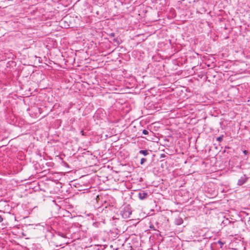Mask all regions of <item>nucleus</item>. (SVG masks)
<instances>
[{
  "mask_svg": "<svg viewBox=\"0 0 250 250\" xmlns=\"http://www.w3.org/2000/svg\"><path fill=\"white\" fill-rule=\"evenodd\" d=\"M166 157V155H165V154H162L161 155V158H164V157Z\"/></svg>",
  "mask_w": 250,
  "mask_h": 250,
  "instance_id": "obj_12",
  "label": "nucleus"
},
{
  "mask_svg": "<svg viewBox=\"0 0 250 250\" xmlns=\"http://www.w3.org/2000/svg\"><path fill=\"white\" fill-rule=\"evenodd\" d=\"M230 225H233V223H230Z\"/></svg>",
  "mask_w": 250,
  "mask_h": 250,
  "instance_id": "obj_16",
  "label": "nucleus"
},
{
  "mask_svg": "<svg viewBox=\"0 0 250 250\" xmlns=\"http://www.w3.org/2000/svg\"><path fill=\"white\" fill-rule=\"evenodd\" d=\"M229 146H226L225 148H229Z\"/></svg>",
  "mask_w": 250,
  "mask_h": 250,
  "instance_id": "obj_15",
  "label": "nucleus"
},
{
  "mask_svg": "<svg viewBox=\"0 0 250 250\" xmlns=\"http://www.w3.org/2000/svg\"><path fill=\"white\" fill-rule=\"evenodd\" d=\"M3 221V218L2 216L0 215V223L1 222Z\"/></svg>",
  "mask_w": 250,
  "mask_h": 250,
  "instance_id": "obj_13",
  "label": "nucleus"
},
{
  "mask_svg": "<svg viewBox=\"0 0 250 250\" xmlns=\"http://www.w3.org/2000/svg\"><path fill=\"white\" fill-rule=\"evenodd\" d=\"M183 221L182 219L181 218H178L175 220V224L177 225H180L182 224L183 223Z\"/></svg>",
  "mask_w": 250,
  "mask_h": 250,
  "instance_id": "obj_4",
  "label": "nucleus"
},
{
  "mask_svg": "<svg viewBox=\"0 0 250 250\" xmlns=\"http://www.w3.org/2000/svg\"><path fill=\"white\" fill-rule=\"evenodd\" d=\"M143 133L144 134V135H148V133H149V132L148 130H146V129H144L143 130Z\"/></svg>",
  "mask_w": 250,
  "mask_h": 250,
  "instance_id": "obj_9",
  "label": "nucleus"
},
{
  "mask_svg": "<svg viewBox=\"0 0 250 250\" xmlns=\"http://www.w3.org/2000/svg\"><path fill=\"white\" fill-rule=\"evenodd\" d=\"M139 153L146 156L149 154L148 151L147 150H141L139 151Z\"/></svg>",
  "mask_w": 250,
  "mask_h": 250,
  "instance_id": "obj_5",
  "label": "nucleus"
},
{
  "mask_svg": "<svg viewBox=\"0 0 250 250\" xmlns=\"http://www.w3.org/2000/svg\"><path fill=\"white\" fill-rule=\"evenodd\" d=\"M248 180V177L246 176V175H243L238 180L237 182V185L239 186H241L245 184L247 180Z\"/></svg>",
  "mask_w": 250,
  "mask_h": 250,
  "instance_id": "obj_2",
  "label": "nucleus"
},
{
  "mask_svg": "<svg viewBox=\"0 0 250 250\" xmlns=\"http://www.w3.org/2000/svg\"><path fill=\"white\" fill-rule=\"evenodd\" d=\"M131 214V211L129 210L128 208L125 209L123 211L122 215L124 218H127L130 217V215Z\"/></svg>",
  "mask_w": 250,
  "mask_h": 250,
  "instance_id": "obj_3",
  "label": "nucleus"
},
{
  "mask_svg": "<svg viewBox=\"0 0 250 250\" xmlns=\"http://www.w3.org/2000/svg\"><path fill=\"white\" fill-rule=\"evenodd\" d=\"M223 135H221L216 138V140L219 142H221L223 141Z\"/></svg>",
  "mask_w": 250,
  "mask_h": 250,
  "instance_id": "obj_6",
  "label": "nucleus"
},
{
  "mask_svg": "<svg viewBox=\"0 0 250 250\" xmlns=\"http://www.w3.org/2000/svg\"><path fill=\"white\" fill-rule=\"evenodd\" d=\"M114 36H115V33H112L110 34V36H111V37H114Z\"/></svg>",
  "mask_w": 250,
  "mask_h": 250,
  "instance_id": "obj_14",
  "label": "nucleus"
},
{
  "mask_svg": "<svg viewBox=\"0 0 250 250\" xmlns=\"http://www.w3.org/2000/svg\"><path fill=\"white\" fill-rule=\"evenodd\" d=\"M243 152L246 155H248L249 153V151L248 150H244Z\"/></svg>",
  "mask_w": 250,
  "mask_h": 250,
  "instance_id": "obj_10",
  "label": "nucleus"
},
{
  "mask_svg": "<svg viewBox=\"0 0 250 250\" xmlns=\"http://www.w3.org/2000/svg\"><path fill=\"white\" fill-rule=\"evenodd\" d=\"M113 41L114 42H117V43L118 44H120V42H119V39H118L117 38H114V39H113Z\"/></svg>",
  "mask_w": 250,
  "mask_h": 250,
  "instance_id": "obj_8",
  "label": "nucleus"
},
{
  "mask_svg": "<svg viewBox=\"0 0 250 250\" xmlns=\"http://www.w3.org/2000/svg\"><path fill=\"white\" fill-rule=\"evenodd\" d=\"M146 162V159L145 158H143L141 159L140 164H141V165H142Z\"/></svg>",
  "mask_w": 250,
  "mask_h": 250,
  "instance_id": "obj_7",
  "label": "nucleus"
},
{
  "mask_svg": "<svg viewBox=\"0 0 250 250\" xmlns=\"http://www.w3.org/2000/svg\"><path fill=\"white\" fill-rule=\"evenodd\" d=\"M149 196L147 192L142 190L138 193V197L140 200H143L147 199Z\"/></svg>",
  "mask_w": 250,
  "mask_h": 250,
  "instance_id": "obj_1",
  "label": "nucleus"
},
{
  "mask_svg": "<svg viewBox=\"0 0 250 250\" xmlns=\"http://www.w3.org/2000/svg\"><path fill=\"white\" fill-rule=\"evenodd\" d=\"M218 243L220 244L221 247H222V246L225 244L224 242H221L220 241H218Z\"/></svg>",
  "mask_w": 250,
  "mask_h": 250,
  "instance_id": "obj_11",
  "label": "nucleus"
}]
</instances>
